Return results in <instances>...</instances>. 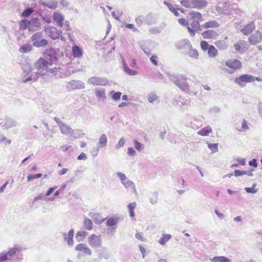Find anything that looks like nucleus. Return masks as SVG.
Here are the masks:
<instances>
[{
	"mask_svg": "<svg viewBox=\"0 0 262 262\" xmlns=\"http://www.w3.org/2000/svg\"><path fill=\"white\" fill-rule=\"evenodd\" d=\"M169 79L173 82L182 91L188 93L190 95L196 96L198 91L195 88L190 89L189 85L186 81V78L182 75H169Z\"/></svg>",
	"mask_w": 262,
	"mask_h": 262,
	"instance_id": "f257e3e1",
	"label": "nucleus"
},
{
	"mask_svg": "<svg viewBox=\"0 0 262 262\" xmlns=\"http://www.w3.org/2000/svg\"><path fill=\"white\" fill-rule=\"evenodd\" d=\"M191 18L189 20L188 30L191 36L195 35L198 30H201L200 21L202 20L201 13L194 12L191 13Z\"/></svg>",
	"mask_w": 262,
	"mask_h": 262,
	"instance_id": "f03ea898",
	"label": "nucleus"
},
{
	"mask_svg": "<svg viewBox=\"0 0 262 262\" xmlns=\"http://www.w3.org/2000/svg\"><path fill=\"white\" fill-rule=\"evenodd\" d=\"M116 175L119 178L122 184L127 189H131L132 192L134 194H137L136 186L135 183L131 180H129L126 175L121 172H117Z\"/></svg>",
	"mask_w": 262,
	"mask_h": 262,
	"instance_id": "7ed1b4c3",
	"label": "nucleus"
},
{
	"mask_svg": "<svg viewBox=\"0 0 262 262\" xmlns=\"http://www.w3.org/2000/svg\"><path fill=\"white\" fill-rule=\"evenodd\" d=\"M59 50L56 48H52L47 50L44 52V55L50 64H52L56 62L59 55Z\"/></svg>",
	"mask_w": 262,
	"mask_h": 262,
	"instance_id": "20e7f679",
	"label": "nucleus"
},
{
	"mask_svg": "<svg viewBox=\"0 0 262 262\" xmlns=\"http://www.w3.org/2000/svg\"><path fill=\"white\" fill-rule=\"evenodd\" d=\"M88 242L92 248H99L102 245V238L101 235L92 234L88 238Z\"/></svg>",
	"mask_w": 262,
	"mask_h": 262,
	"instance_id": "39448f33",
	"label": "nucleus"
},
{
	"mask_svg": "<svg viewBox=\"0 0 262 262\" xmlns=\"http://www.w3.org/2000/svg\"><path fill=\"white\" fill-rule=\"evenodd\" d=\"M33 45L37 48L46 46L48 42L47 40L42 38L41 32H37L31 36Z\"/></svg>",
	"mask_w": 262,
	"mask_h": 262,
	"instance_id": "423d86ee",
	"label": "nucleus"
},
{
	"mask_svg": "<svg viewBox=\"0 0 262 262\" xmlns=\"http://www.w3.org/2000/svg\"><path fill=\"white\" fill-rule=\"evenodd\" d=\"M235 83L243 88L246 85V83L253 82V76L249 74H243L234 79Z\"/></svg>",
	"mask_w": 262,
	"mask_h": 262,
	"instance_id": "0eeeda50",
	"label": "nucleus"
},
{
	"mask_svg": "<svg viewBox=\"0 0 262 262\" xmlns=\"http://www.w3.org/2000/svg\"><path fill=\"white\" fill-rule=\"evenodd\" d=\"M229 2L221 3L216 6L215 9L220 14H228L231 11Z\"/></svg>",
	"mask_w": 262,
	"mask_h": 262,
	"instance_id": "6e6552de",
	"label": "nucleus"
},
{
	"mask_svg": "<svg viewBox=\"0 0 262 262\" xmlns=\"http://www.w3.org/2000/svg\"><path fill=\"white\" fill-rule=\"evenodd\" d=\"M225 64L232 70L228 71V73L232 74L234 71L239 69L242 66V62L237 59H229L226 61Z\"/></svg>",
	"mask_w": 262,
	"mask_h": 262,
	"instance_id": "1a4fd4ad",
	"label": "nucleus"
},
{
	"mask_svg": "<svg viewBox=\"0 0 262 262\" xmlns=\"http://www.w3.org/2000/svg\"><path fill=\"white\" fill-rule=\"evenodd\" d=\"M88 83L93 85L105 86L108 83L106 78L101 77H92L88 79Z\"/></svg>",
	"mask_w": 262,
	"mask_h": 262,
	"instance_id": "9d476101",
	"label": "nucleus"
},
{
	"mask_svg": "<svg viewBox=\"0 0 262 262\" xmlns=\"http://www.w3.org/2000/svg\"><path fill=\"white\" fill-rule=\"evenodd\" d=\"M67 89L69 91L84 88V83L80 80H72L67 83Z\"/></svg>",
	"mask_w": 262,
	"mask_h": 262,
	"instance_id": "9b49d317",
	"label": "nucleus"
},
{
	"mask_svg": "<svg viewBox=\"0 0 262 262\" xmlns=\"http://www.w3.org/2000/svg\"><path fill=\"white\" fill-rule=\"evenodd\" d=\"M49 64L50 63L47 59L46 60L43 58H40L35 63V67L38 71H40V73H42V71L47 70Z\"/></svg>",
	"mask_w": 262,
	"mask_h": 262,
	"instance_id": "f8f14e48",
	"label": "nucleus"
},
{
	"mask_svg": "<svg viewBox=\"0 0 262 262\" xmlns=\"http://www.w3.org/2000/svg\"><path fill=\"white\" fill-rule=\"evenodd\" d=\"M59 128L62 134L64 135H70L71 137L74 138H78V136L75 135V130L72 129L70 126L63 123L62 124L60 125Z\"/></svg>",
	"mask_w": 262,
	"mask_h": 262,
	"instance_id": "ddd939ff",
	"label": "nucleus"
},
{
	"mask_svg": "<svg viewBox=\"0 0 262 262\" xmlns=\"http://www.w3.org/2000/svg\"><path fill=\"white\" fill-rule=\"evenodd\" d=\"M46 32L49 37L53 39H58L62 33L60 30H58L56 28L53 27L48 28Z\"/></svg>",
	"mask_w": 262,
	"mask_h": 262,
	"instance_id": "4468645a",
	"label": "nucleus"
},
{
	"mask_svg": "<svg viewBox=\"0 0 262 262\" xmlns=\"http://www.w3.org/2000/svg\"><path fill=\"white\" fill-rule=\"evenodd\" d=\"M249 41L251 45H255L262 41V34L258 31L252 34L249 37Z\"/></svg>",
	"mask_w": 262,
	"mask_h": 262,
	"instance_id": "2eb2a0df",
	"label": "nucleus"
},
{
	"mask_svg": "<svg viewBox=\"0 0 262 262\" xmlns=\"http://www.w3.org/2000/svg\"><path fill=\"white\" fill-rule=\"evenodd\" d=\"M40 27V20L37 18H34L28 21V28L30 31H35L39 29Z\"/></svg>",
	"mask_w": 262,
	"mask_h": 262,
	"instance_id": "dca6fc26",
	"label": "nucleus"
},
{
	"mask_svg": "<svg viewBox=\"0 0 262 262\" xmlns=\"http://www.w3.org/2000/svg\"><path fill=\"white\" fill-rule=\"evenodd\" d=\"M101 249L97 251L98 257L100 259H108L110 258L111 255L108 252L107 248L106 247H100Z\"/></svg>",
	"mask_w": 262,
	"mask_h": 262,
	"instance_id": "f3484780",
	"label": "nucleus"
},
{
	"mask_svg": "<svg viewBox=\"0 0 262 262\" xmlns=\"http://www.w3.org/2000/svg\"><path fill=\"white\" fill-rule=\"evenodd\" d=\"M218 33L213 30H208L202 33V36L204 39H214L218 36Z\"/></svg>",
	"mask_w": 262,
	"mask_h": 262,
	"instance_id": "a211bd4d",
	"label": "nucleus"
},
{
	"mask_svg": "<svg viewBox=\"0 0 262 262\" xmlns=\"http://www.w3.org/2000/svg\"><path fill=\"white\" fill-rule=\"evenodd\" d=\"M49 73L54 74L56 78H61L65 76L64 70L60 68H54L47 71Z\"/></svg>",
	"mask_w": 262,
	"mask_h": 262,
	"instance_id": "6ab92c4d",
	"label": "nucleus"
},
{
	"mask_svg": "<svg viewBox=\"0 0 262 262\" xmlns=\"http://www.w3.org/2000/svg\"><path fill=\"white\" fill-rule=\"evenodd\" d=\"M75 250L77 251L82 252L88 255H91L92 254L91 249L84 244H78L75 247Z\"/></svg>",
	"mask_w": 262,
	"mask_h": 262,
	"instance_id": "aec40b11",
	"label": "nucleus"
},
{
	"mask_svg": "<svg viewBox=\"0 0 262 262\" xmlns=\"http://www.w3.org/2000/svg\"><path fill=\"white\" fill-rule=\"evenodd\" d=\"M175 47L176 49L178 50H181L185 49L187 47L188 48H190L191 47V45H190V41L187 39H184L178 41L175 44Z\"/></svg>",
	"mask_w": 262,
	"mask_h": 262,
	"instance_id": "412c9836",
	"label": "nucleus"
},
{
	"mask_svg": "<svg viewBox=\"0 0 262 262\" xmlns=\"http://www.w3.org/2000/svg\"><path fill=\"white\" fill-rule=\"evenodd\" d=\"M192 8L202 9L205 8L208 4L206 0H192Z\"/></svg>",
	"mask_w": 262,
	"mask_h": 262,
	"instance_id": "4be33fe9",
	"label": "nucleus"
},
{
	"mask_svg": "<svg viewBox=\"0 0 262 262\" xmlns=\"http://www.w3.org/2000/svg\"><path fill=\"white\" fill-rule=\"evenodd\" d=\"M105 91V89L103 88H98L95 89V96L99 101H103L106 99V96Z\"/></svg>",
	"mask_w": 262,
	"mask_h": 262,
	"instance_id": "5701e85b",
	"label": "nucleus"
},
{
	"mask_svg": "<svg viewBox=\"0 0 262 262\" xmlns=\"http://www.w3.org/2000/svg\"><path fill=\"white\" fill-rule=\"evenodd\" d=\"M53 20L56 23L57 25L61 28L63 25V16L60 13L54 12L53 17Z\"/></svg>",
	"mask_w": 262,
	"mask_h": 262,
	"instance_id": "b1692460",
	"label": "nucleus"
},
{
	"mask_svg": "<svg viewBox=\"0 0 262 262\" xmlns=\"http://www.w3.org/2000/svg\"><path fill=\"white\" fill-rule=\"evenodd\" d=\"M43 74H42L40 72H37L32 73L30 76H29L27 78H25V77H24L23 78L22 81L24 83H27L28 82L31 81H36L38 79L39 76L40 75H42Z\"/></svg>",
	"mask_w": 262,
	"mask_h": 262,
	"instance_id": "393cba45",
	"label": "nucleus"
},
{
	"mask_svg": "<svg viewBox=\"0 0 262 262\" xmlns=\"http://www.w3.org/2000/svg\"><path fill=\"white\" fill-rule=\"evenodd\" d=\"M164 4L165 5H166L169 10L172 12L174 15L178 16L179 15V12H178V10H180L181 11V12L183 13L184 10L183 9L180 8L179 7L174 8V7L173 6L172 4H171L170 3H169L168 2L164 1Z\"/></svg>",
	"mask_w": 262,
	"mask_h": 262,
	"instance_id": "a878e982",
	"label": "nucleus"
},
{
	"mask_svg": "<svg viewBox=\"0 0 262 262\" xmlns=\"http://www.w3.org/2000/svg\"><path fill=\"white\" fill-rule=\"evenodd\" d=\"M107 138L105 134H103L101 135L99 138L98 142L97 143L96 146L101 148H105L107 145Z\"/></svg>",
	"mask_w": 262,
	"mask_h": 262,
	"instance_id": "bb28decb",
	"label": "nucleus"
},
{
	"mask_svg": "<svg viewBox=\"0 0 262 262\" xmlns=\"http://www.w3.org/2000/svg\"><path fill=\"white\" fill-rule=\"evenodd\" d=\"M1 127L3 129H7L12 126H14L15 125V121L10 118H6L4 122H2L0 124Z\"/></svg>",
	"mask_w": 262,
	"mask_h": 262,
	"instance_id": "cd10ccee",
	"label": "nucleus"
},
{
	"mask_svg": "<svg viewBox=\"0 0 262 262\" xmlns=\"http://www.w3.org/2000/svg\"><path fill=\"white\" fill-rule=\"evenodd\" d=\"M203 125V121L200 118L194 117L190 122V126L194 129H198Z\"/></svg>",
	"mask_w": 262,
	"mask_h": 262,
	"instance_id": "c85d7f7f",
	"label": "nucleus"
},
{
	"mask_svg": "<svg viewBox=\"0 0 262 262\" xmlns=\"http://www.w3.org/2000/svg\"><path fill=\"white\" fill-rule=\"evenodd\" d=\"M89 216L90 217H91L92 219H93V220H94V222L96 224H98V225L101 224L102 223H103L104 221L106 219H101L100 217V214H99L96 213H94V212H90L89 214Z\"/></svg>",
	"mask_w": 262,
	"mask_h": 262,
	"instance_id": "c756f323",
	"label": "nucleus"
},
{
	"mask_svg": "<svg viewBox=\"0 0 262 262\" xmlns=\"http://www.w3.org/2000/svg\"><path fill=\"white\" fill-rule=\"evenodd\" d=\"M40 3L41 5L53 10L55 9L58 6V2L56 0L51 1L48 3L41 1Z\"/></svg>",
	"mask_w": 262,
	"mask_h": 262,
	"instance_id": "7c9ffc66",
	"label": "nucleus"
},
{
	"mask_svg": "<svg viewBox=\"0 0 262 262\" xmlns=\"http://www.w3.org/2000/svg\"><path fill=\"white\" fill-rule=\"evenodd\" d=\"M255 28L253 23H250L245 26L244 28L241 30L242 32L245 35H247L253 31Z\"/></svg>",
	"mask_w": 262,
	"mask_h": 262,
	"instance_id": "2f4dec72",
	"label": "nucleus"
},
{
	"mask_svg": "<svg viewBox=\"0 0 262 262\" xmlns=\"http://www.w3.org/2000/svg\"><path fill=\"white\" fill-rule=\"evenodd\" d=\"M219 26V24L215 20L207 21L202 25V27L203 28H216Z\"/></svg>",
	"mask_w": 262,
	"mask_h": 262,
	"instance_id": "473e14b6",
	"label": "nucleus"
},
{
	"mask_svg": "<svg viewBox=\"0 0 262 262\" xmlns=\"http://www.w3.org/2000/svg\"><path fill=\"white\" fill-rule=\"evenodd\" d=\"M73 56L75 58H79L82 56L83 52L81 49L77 46H74L72 48Z\"/></svg>",
	"mask_w": 262,
	"mask_h": 262,
	"instance_id": "72a5a7b5",
	"label": "nucleus"
},
{
	"mask_svg": "<svg viewBox=\"0 0 262 262\" xmlns=\"http://www.w3.org/2000/svg\"><path fill=\"white\" fill-rule=\"evenodd\" d=\"M211 262H231V259L224 256H214L210 258Z\"/></svg>",
	"mask_w": 262,
	"mask_h": 262,
	"instance_id": "f704fd0d",
	"label": "nucleus"
},
{
	"mask_svg": "<svg viewBox=\"0 0 262 262\" xmlns=\"http://www.w3.org/2000/svg\"><path fill=\"white\" fill-rule=\"evenodd\" d=\"M212 132V129L210 126H208L205 127L203 128L199 131H198V134L202 136H207L209 133Z\"/></svg>",
	"mask_w": 262,
	"mask_h": 262,
	"instance_id": "c9c22d12",
	"label": "nucleus"
},
{
	"mask_svg": "<svg viewBox=\"0 0 262 262\" xmlns=\"http://www.w3.org/2000/svg\"><path fill=\"white\" fill-rule=\"evenodd\" d=\"M245 41L244 40H239L237 43L234 44V47L235 50L240 53H243L244 52V45Z\"/></svg>",
	"mask_w": 262,
	"mask_h": 262,
	"instance_id": "e433bc0d",
	"label": "nucleus"
},
{
	"mask_svg": "<svg viewBox=\"0 0 262 262\" xmlns=\"http://www.w3.org/2000/svg\"><path fill=\"white\" fill-rule=\"evenodd\" d=\"M147 99L149 102L151 103H154L155 102L158 103L159 102L158 97L153 92H151L147 95Z\"/></svg>",
	"mask_w": 262,
	"mask_h": 262,
	"instance_id": "4c0bfd02",
	"label": "nucleus"
},
{
	"mask_svg": "<svg viewBox=\"0 0 262 262\" xmlns=\"http://www.w3.org/2000/svg\"><path fill=\"white\" fill-rule=\"evenodd\" d=\"M171 235L170 234H163L160 239L158 241V242L161 245H164L171 238Z\"/></svg>",
	"mask_w": 262,
	"mask_h": 262,
	"instance_id": "58836bf2",
	"label": "nucleus"
},
{
	"mask_svg": "<svg viewBox=\"0 0 262 262\" xmlns=\"http://www.w3.org/2000/svg\"><path fill=\"white\" fill-rule=\"evenodd\" d=\"M88 235V232L85 231H78L76 233V238L78 242H81Z\"/></svg>",
	"mask_w": 262,
	"mask_h": 262,
	"instance_id": "ea45409f",
	"label": "nucleus"
},
{
	"mask_svg": "<svg viewBox=\"0 0 262 262\" xmlns=\"http://www.w3.org/2000/svg\"><path fill=\"white\" fill-rule=\"evenodd\" d=\"M19 251L20 249L16 246L10 248L9 251L7 252V255L8 256L9 258H10V260L11 259V257L16 255L17 252Z\"/></svg>",
	"mask_w": 262,
	"mask_h": 262,
	"instance_id": "a19ab883",
	"label": "nucleus"
},
{
	"mask_svg": "<svg viewBox=\"0 0 262 262\" xmlns=\"http://www.w3.org/2000/svg\"><path fill=\"white\" fill-rule=\"evenodd\" d=\"M122 93L120 92H115L111 91L110 92V95L111 96L112 99L115 101H117L120 99Z\"/></svg>",
	"mask_w": 262,
	"mask_h": 262,
	"instance_id": "79ce46f5",
	"label": "nucleus"
},
{
	"mask_svg": "<svg viewBox=\"0 0 262 262\" xmlns=\"http://www.w3.org/2000/svg\"><path fill=\"white\" fill-rule=\"evenodd\" d=\"M218 52L215 48L211 45L209 46L208 50V55L210 57H215L217 55Z\"/></svg>",
	"mask_w": 262,
	"mask_h": 262,
	"instance_id": "37998d69",
	"label": "nucleus"
},
{
	"mask_svg": "<svg viewBox=\"0 0 262 262\" xmlns=\"http://www.w3.org/2000/svg\"><path fill=\"white\" fill-rule=\"evenodd\" d=\"M32 49V47L29 44H24L22 45L19 51L22 53H27L31 51Z\"/></svg>",
	"mask_w": 262,
	"mask_h": 262,
	"instance_id": "c03bdc74",
	"label": "nucleus"
},
{
	"mask_svg": "<svg viewBox=\"0 0 262 262\" xmlns=\"http://www.w3.org/2000/svg\"><path fill=\"white\" fill-rule=\"evenodd\" d=\"M83 224L85 229L88 230H91L93 229V222L92 220L88 217L84 219Z\"/></svg>",
	"mask_w": 262,
	"mask_h": 262,
	"instance_id": "a18cd8bd",
	"label": "nucleus"
},
{
	"mask_svg": "<svg viewBox=\"0 0 262 262\" xmlns=\"http://www.w3.org/2000/svg\"><path fill=\"white\" fill-rule=\"evenodd\" d=\"M215 46L220 49L225 50L228 48V45L224 40H217L215 42Z\"/></svg>",
	"mask_w": 262,
	"mask_h": 262,
	"instance_id": "49530a36",
	"label": "nucleus"
},
{
	"mask_svg": "<svg viewBox=\"0 0 262 262\" xmlns=\"http://www.w3.org/2000/svg\"><path fill=\"white\" fill-rule=\"evenodd\" d=\"M74 233V230L73 229H72L70 230L69 232L68 233V236H67V242L68 244L69 245H73L74 243L73 241V236Z\"/></svg>",
	"mask_w": 262,
	"mask_h": 262,
	"instance_id": "de8ad7c7",
	"label": "nucleus"
},
{
	"mask_svg": "<svg viewBox=\"0 0 262 262\" xmlns=\"http://www.w3.org/2000/svg\"><path fill=\"white\" fill-rule=\"evenodd\" d=\"M136 206V202L129 203L127 205V208H128V209L129 210V215L131 217L135 216L134 209H135Z\"/></svg>",
	"mask_w": 262,
	"mask_h": 262,
	"instance_id": "09e8293b",
	"label": "nucleus"
},
{
	"mask_svg": "<svg viewBox=\"0 0 262 262\" xmlns=\"http://www.w3.org/2000/svg\"><path fill=\"white\" fill-rule=\"evenodd\" d=\"M118 222V220L116 218L110 217L107 220L106 224L107 226L113 227L117 224Z\"/></svg>",
	"mask_w": 262,
	"mask_h": 262,
	"instance_id": "8fccbe9b",
	"label": "nucleus"
},
{
	"mask_svg": "<svg viewBox=\"0 0 262 262\" xmlns=\"http://www.w3.org/2000/svg\"><path fill=\"white\" fill-rule=\"evenodd\" d=\"M189 51L188 52V55L189 57L195 59H198L199 57V53L198 51L195 49H193L192 47L190 48H189Z\"/></svg>",
	"mask_w": 262,
	"mask_h": 262,
	"instance_id": "3c124183",
	"label": "nucleus"
},
{
	"mask_svg": "<svg viewBox=\"0 0 262 262\" xmlns=\"http://www.w3.org/2000/svg\"><path fill=\"white\" fill-rule=\"evenodd\" d=\"M180 4L184 7L187 8H192V2L191 1L182 0Z\"/></svg>",
	"mask_w": 262,
	"mask_h": 262,
	"instance_id": "603ef678",
	"label": "nucleus"
},
{
	"mask_svg": "<svg viewBox=\"0 0 262 262\" xmlns=\"http://www.w3.org/2000/svg\"><path fill=\"white\" fill-rule=\"evenodd\" d=\"M256 186V183H254L251 187H245V190L247 193H255L257 191V189H255Z\"/></svg>",
	"mask_w": 262,
	"mask_h": 262,
	"instance_id": "864d4df0",
	"label": "nucleus"
},
{
	"mask_svg": "<svg viewBox=\"0 0 262 262\" xmlns=\"http://www.w3.org/2000/svg\"><path fill=\"white\" fill-rule=\"evenodd\" d=\"M176 100L177 101V104L179 105H187L189 103L188 100L184 99L181 96H179Z\"/></svg>",
	"mask_w": 262,
	"mask_h": 262,
	"instance_id": "5fc2aeb1",
	"label": "nucleus"
},
{
	"mask_svg": "<svg viewBox=\"0 0 262 262\" xmlns=\"http://www.w3.org/2000/svg\"><path fill=\"white\" fill-rule=\"evenodd\" d=\"M134 143L135 148L137 150L140 151L141 150H142L144 149V145L143 144L139 142V141H138L137 140H135L134 141Z\"/></svg>",
	"mask_w": 262,
	"mask_h": 262,
	"instance_id": "6e6d98bb",
	"label": "nucleus"
},
{
	"mask_svg": "<svg viewBox=\"0 0 262 262\" xmlns=\"http://www.w3.org/2000/svg\"><path fill=\"white\" fill-rule=\"evenodd\" d=\"M33 12V10L32 8H28L26 9L21 13V16L24 17H27L30 15Z\"/></svg>",
	"mask_w": 262,
	"mask_h": 262,
	"instance_id": "4d7b16f0",
	"label": "nucleus"
},
{
	"mask_svg": "<svg viewBox=\"0 0 262 262\" xmlns=\"http://www.w3.org/2000/svg\"><path fill=\"white\" fill-rule=\"evenodd\" d=\"M158 192L157 191H155L152 193V196L150 198V202L151 204L155 205L158 202Z\"/></svg>",
	"mask_w": 262,
	"mask_h": 262,
	"instance_id": "13d9d810",
	"label": "nucleus"
},
{
	"mask_svg": "<svg viewBox=\"0 0 262 262\" xmlns=\"http://www.w3.org/2000/svg\"><path fill=\"white\" fill-rule=\"evenodd\" d=\"M28 21L26 19L21 20L19 24L20 30H26L28 28Z\"/></svg>",
	"mask_w": 262,
	"mask_h": 262,
	"instance_id": "bf43d9fd",
	"label": "nucleus"
},
{
	"mask_svg": "<svg viewBox=\"0 0 262 262\" xmlns=\"http://www.w3.org/2000/svg\"><path fill=\"white\" fill-rule=\"evenodd\" d=\"M42 176V174L38 173L36 174H30L28 176L27 179L29 182L31 181L34 179H38L41 178Z\"/></svg>",
	"mask_w": 262,
	"mask_h": 262,
	"instance_id": "052dcab7",
	"label": "nucleus"
},
{
	"mask_svg": "<svg viewBox=\"0 0 262 262\" xmlns=\"http://www.w3.org/2000/svg\"><path fill=\"white\" fill-rule=\"evenodd\" d=\"M149 31L152 34H159L161 32L162 29L160 27H152L149 29Z\"/></svg>",
	"mask_w": 262,
	"mask_h": 262,
	"instance_id": "680f3d73",
	"label": "nucleus"
},
{
	"mask_svg": "<svg viewBox=\"0 0 262 262\" xmlns=\"http://www.w3.org/2000/svg\"><path fill=\"white\" fill-rule=\"evenodd\" d=\"M208 148L213 152H216L218 151V145L217 144H208Z\"/></svg>",
	"mask_w": 262,
	"mask_h": 262,
	"instance_id": "e2e57ef3",
	"label": "nucleus"
},
{
	"mask_svg": "<svg viewBox=\"0 0 262 262\" xmlns=\"http://www.w3.org/2000/svg\"><path fill=\"white\" fill-rule=\"evenodd\" d=\"M100 149L101 148L98 147L97 146L93 148V149L91 151V154L93 158H95L98 156V152Z\"/></svg>",
	"mask_w": 262,
	"mask_h": 262,
	"instance_id": "0e129e2a",
	"label": "nucleus"
},
{
	"mask_svg": "<svg viewBox=\"0 0 262 262\" xmlns=\"http://www.w3.org/2000/svg\"><path fill=\"white\" fill-rule=\"evenodd\" d=\"M125 141L123 138L120 139L118 143L116 145L115 148L116 149H119L121 147H123L125 144Z\"/></svg>",
	"mask_w": 262,
	"mask_h": 262,
	"instance_id": "69168bd1",
	"label": "nucleus"
},
{
	"mask_svg": "<svg viewBox=\"0 0 262 262\" xmlns=\"http://www.w3.org/2000/svg\"><path fill=\"white\" fill-rule=\"evenodd\" d=\"M144 19V17L141 15L136 18L135 22L138 27H140L142 25Z\"/></svg>",
	"mask_w": 262,
	"mask_h": 262,
	"instance_id": "338daca9",
	"label": "nucleus"
},
{
	"mask_svg": "<svg viewBox=\"0 0 262 262\" xmlns=\"http://www.w3.org/2000/svg\"><path fill=\"white\" fill-rule=\"evenodd\" d=\"M200 45H201L202 49L205 51L208 50V48L210 46L209 45L208 43L206 41H201V43H200Z\"/></svg>",
	"mask_w": 262,
	"mask_h": 262,
	"instance_id": "774afa93",
	"label": "nucleus"
}]
</instances>
